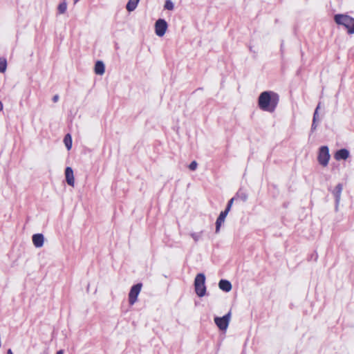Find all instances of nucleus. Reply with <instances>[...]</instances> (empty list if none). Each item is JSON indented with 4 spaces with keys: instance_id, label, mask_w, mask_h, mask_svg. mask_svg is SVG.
<instances>
[{
    "instance_id": "obj_1",
    "label": "nucleus",
    "mask_w": 354,
    "mask_h": 354,
    "mask_svg": "<svg viewBox=\"0 0 354 354\" xmlns=\"http://www.w3.org/2000/svg\"><path fill=\"white\" fill-rule=\"evenodd\" d=\"M279 95L276 93L263 91L259 97L258 105L263 111L273 112L279 103Z\"/></svg>"
},
{
    "instance_id": "obj_2",
    "label": "nucleus",
    "mask_w": 354,
    "mask_h": 354,
    "mask_svg": "<svg viewBox=\"0 0 354 354\" xmlns=\"http://www.w3.org/2000/svg\"><path fill=\"white\" fill-rule=\"evenodd\" d=\"M335 23L344 26L348 34H354V18L342 14L335 15L334 17Z\"/></svg>"
},
{
    "instance_id": "obj_3",
    "label": "nucleus",
    "mask_w": 354,
    "mask_h": 354,
    "mask_svg": "<svg viewBox=\"0 0 354 354\" xmlns=\"http://www.w3.org/2000/svg\"><path fill=\"white\" fill-rule=\"evenodd\" d=\"M205 277L203 274H198L195 278L194 287L196 295L198 297H203L206 292L205 285Z\"/></svg>"
},
{
    "instance_id": "obj_4",
    "label": "nucleus",
    "mask_w": 354,
    "mask_h": 354,
    "mask_svg": "<svg viewBox=\"0 0 354 354\" xmlns=\"http://www.w3.org/2000/svg\"><path fill=\"white\" fill-rule=\"evenodd\" d=\"M234 201V198H231L227 203V205L226 207V209L225 211H223L219 214L218 217L217 218L216 222V232H218L220 230V227L221 226V224L225 221V217L227 216L228 212H230L232 203Z\"/></svg>"
},
{
    "instance_id": "obj_5",
    "label": "nucleus",
    "mask_w": 354,
    "mask_h": 354,
    "mask_svg": "<svg viewBox=\"0 0 354 354\" xmlns=\"http://www.w3.org/2000/svg\"><path fill=\"white\" fill-rule=\"evenodd\" d=\"M317 159L319 163L322 166L326 167L328 165V161L330 160V154L328 147L323 146L319 149Z\"/></svg>"
},
{
    "instance_id": "obj_6",
    "label": "nucleus",
    "mask_w": 354,
    "mask_h": 354,
    "mask_svg": "<svg viewBox=\"0 0 354 354\" xmlns=\"http://www.w3.org/2000/svg\"><path fill=\"white\" fill-rule=\"evenodd\" d=\"M142 286V283H137L131 287L130 292L129 293V302L130 305H133L136 302L138 296L140 292Z\"/></svg>"
},
{
    "instance_id": "obj_7",
    "label": "nucleus",
    "mask_w": 354,
    "mask_h": 354,
    "mask_svg": "<svg viewBox=\"0 0 354 354\" xmlns=\"http://www.w3.org/2000/svg\"><path fill=\"white\" fill-rule=\"evenodd\" d=\"M230 319V313H229L222 317H215L214 322L220 330H225L228 327Z\"/></svg>"
},
{
    "instance_id": "obj_8",
    "label": "nucleus",
    "mask_w": 354,
    "mask_h": 354,
    "mask_svg": "<svg viewBox=\"0 0 354 354\" xmlns=\"http://www.w3.org/2000/svg\"><path fill=\"white\" fill-rule=\"evenodd\" d=\"M167 29V22L162 19H159L155 24V32L156 34L159 37H162Z\"/></svg>"
},
{
    "instance_id": "obj_9",
    "label": "nucleus",
    "mask_w": 354,
    "mask_h": 354,
    "mask_svg": "<svg viewBox=\"0 0 354 354\" xmlns=\"http://www.w3.org/2000/svg\"><path fill=\"white\" fill-rule=\"evenodd\" d=\"M66 180L68 185L74 187L75 179L73 175V171L71 167H67L65 169Z\"/></svg>"
},
{
    "instance_id": "obj_10",
    "label": "nucleus",
    "mask_w": 354,
    "mask_h": 354,
    "mask_svg": "<svg viewBox=\"0 0 354 354\" xmlns=\"http://www.w3.org/2000/svg\"><path fill=\"white\" fill-rule=\"evenodd\" d=\"M349 156V151L346 149L337 151L334 155L336 160H346Z\"/></svg>"
},
{
    "instance_id": "obj_11",
    "label": "nucleus",
    "mask_w": 354,
    "mask_h": 354,
    "mask_svg": "<svg viewBox=\"0 0 354 354\" xmlns=\"http://www.w3.org/2000/svg\"><path fill=\"white\" fill-rule=\"evenodd\" d=\"M32 243L36 248H41L44 245V238L41 234H35L32 238Z\"/></svg>"
},
{
    "instance_id": "obj_12",
    "label": "nucleus",
    "mask_w": 354,
    "mask_h": 354,
    "mask_svg": "<svg viewBox=\"0 0 354 354\" xmlns=\"http://www.w3.org/2000/svg\"><path fill=\"white\" fill-rule=\"evenodd\" d=\"M218 286L220 289L225 292H229L232 290V284L227 280L221 279L218 283Z\"/></svg>"
},
{
    "instance_id": "obj_13",
    "label": "nucleus",
    "mask_w": 354,
    "mask_h": 354,
    "mask_svg": "<svg viewBox=\"0 0 354 354\" xmlns=\"http://www.w3.org/2000/svg\"><path fill=\"white\" fill-rule=\"evenodd\" d=\"M94 71L97 75H103L105 71L104 63L102 61H97L95 63Z\"/></svg>"
},
{
    "instance_id": "obj_14",
    "label": "nucleus",
    "mask_w": 354,
    "mask_h": 354,
    "mask_svg": "<svg viewBox=\"0 0 354 354\" xmlns=\"http://www.w3.org/2000/svg\"><path fill=\"white\" fill-rule=\"evenodd\" d=\"M342 189H343V186L342 184L339 183L335 187V188L333 192L337 202H339V201L340 200Z\"/></svg>"
},
{
    "instance_id": "obj_15",
    "label": "nucleus",
    "mask_w": 354,
    "mask_h": 354,
    "mask_svg": "<svg viewBox=\"0 0 354 354\" xmlns=\"http://www.w3.org/2000/svg\"><path fill=\"white\" fill-rule=\"evenodd\" d=\"M140 0H129L127 4L126 8L129 12L133 11L137 6Z\"/></svg>"
},
{
    "instance_id": "obj_16",
    "label": "nucleus",
    "mask_w": 354,
    "mask_h": 354,
    "mask_svg": "<svg viewBox=\"0 0 354 354\" xmlns=\"http://www.w3.org/2000/svg\"><path fill=\"white\" fill-rule=\"evenodd\" d=\"M64 142L68 150L72 147V138L69 133L66 134L64 138Z\"/></svg>"
},
{
    "instance_id": "obj_17",
    "label": "nucleus",
    "mask_w": 354,
    "mask_h": 354,
    "mask_svg": "<svg viewBox=\"0 0 354 354\" xmlns=\"http://www.w3.org/2000/svg\"><path fill=\"white\" fill-rule=\"evenodd\" d=\"M67 9V3L66 1H63L62 3H59L57 8V10L59 14H64Z\"/></svg>"
},
{
    "instance_id": "obj_18",
    "label": "nucleus",
    "mask_w": 354,
    "mask_h": 354,
    "mask_svg": "<svg viewBox=\"0 0 354 354\" xmlns=\"http://www.w3.org/2000/svg\"><path fill=\"white\" fill-rule=\"evenodd\" d=\"M165 8L169 10L174 9V3L170 0H167L165 3Z\"/></svg>"
},
{
    "instance_id": "obj_19",
    "label": "nucleus",
    "mask_w": 354,
    "mask_h": 354,
    "mask_svg": "<svg viewBox=\"0 0 354 354\" xmlns=\"http://www.w3.org/2000/svg\"><path fill=\"white\" fill-rule=\"evenodd\" d=\"M197 162L195 160H194L189 164V169L192 171H194L197 168Z\"/></svg>"
},
{
    "instance_id": "obj_20",
    "label": "nucleus",
    "mask_w": 354,
    "mask_h": 354,
    "mask_svg": "<svg viewBox=\"0 0 354 354\" xmlns=\"http://www.w3.org/2000/svg\"><path fill=\"white\" fill-rule=\"evenodd\" d=\"M319 109V104H318V106H317L316 109H315V111L314 113V115H313V127H315V121H316V119H317V112H318V109Z\"/></svg>"
},
{
    "instance_id": "obj_21",
    "label": "nucleus",
    "mask_w": 354,
    "mask_h": 354,
    "mask_svg": "<svg viewBox=\"0 0 354 354\" xmlns=\"http://www.w3.org/2000/svg\"><path fill=\"white\" fill-rule=\"evenodd\" d=\"M7 66V62L6 59L1 60V73H4Z\"/></svg>"
},
{
    "instance_id": "obj_22",
    "label": "nucleus",
    "mask_w": 354,
    "mask_h": 354,
    "mask_svg": "<svg viewBox=\"0 0 354 354\" xmlns=\"http://www.w3.org/2000/svg\"><path fill=\"white\" fill-rule=\"evenodd\" d=\"M58 99H59V96L57 95H55L53 97V101L54 102H57L58 101Z\"/></svg>"
},
{
    "instance_id": "obj_23",
    "label": "nucleus",
    "mask_w": 354,
    "mask_h": 354,
    "mask_svg": "<svg viewBox=\"0 0 354 354\" xmlns=\"http://www.w3.org/2000/svg\"><path fill=\"white\" fill-rule=\"evenodd\" d=\"M56 354H64V351L63 350H59L57 352Z\"/></svg>"
},
{
    "instance_id": "obj_24",
    "label": "nucleus",
    "mask_w": 354,
    "mask_h": 354,
    "mask_svg": "<svg viewBox=\"0 0 354 354\" xmlns=\"http://www.w3.org/2000/svg\"><path fill=\"white\" fill-rule=\"evenodd\" d=\"M7 354H13V353L12 352V351L10 349H9L7 352Z\"/></svg>"
}]
</instances>
